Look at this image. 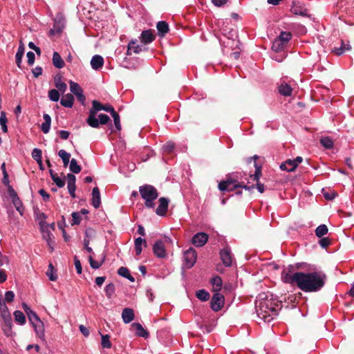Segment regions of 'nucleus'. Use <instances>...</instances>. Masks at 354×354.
<instances>
[{
    "mask_svg": "<svg viewBox=\"0 0 354 354\" xmlns=\"http://www.w3.org/2000/svg\"><path fill=\"white\" fill-rule=\"evenodd\" d=\"M208 240V235L205 232H198L192 238V243L196 247L203 246Z\"/></svg>",
    "mask_w": 354,
    "mask_h": 354,
    "instance_id": "13",
    "label": "nucleus"
},
{
    "mask_svg": "<svg viewBox=\"0 0 354 354\" xmlns=\"http://www.w3.org/2000/svg\"><path fill=\"white\" fill-rule=\"evenodd\" d=\"M281 279L284 283L297 285L304 292H313L320 290L324 286L326 275L322 270L296 272L293 274L283 271L281 273Z\"/></svg>",
    "mask_w": 354,
    "mask_h": 354,
    "instance_id": "1",
    "label": "nucleus"
},
{
    "mask_svg": "<svg viewBox=\"0 0 354 354\" xmlns=\"http://www.w3.org/2000/svg\"><path fill=\"white\" fill-rule=\"evenodd\" d=\"M100 204L101 198L100 190L98 187H95L92 191V205L95 209H97L100 206Z\"/></svg>",
    "mask_w": 354,
    "mask_h": 354,
    "instance_id": "22",
    "label": "nucleus"
},
{
    "mask_svg": "<svg viewBox=\"0 0 354 354\" xmlns=\"http://www.w3.org/2000/svg\"><path fill=\"white\" fill-rule=\"evenodd\" d=\"M22 307L28 319L35 329V333L40 339L44 338V325L38 315L26 303L22 304Z\"/></svg>",
    "mask_w": 354,
    "mask_h": 354,
    "instance_id": "3",
    "label": "nucleus"
},
{
    "mask_svg": "<svg viewBox=\"0 0 354 354\" xmlns=\"http://www.w3.org/2000/svg\"><path fill=\"white\" fill-rule=\"evenodd\" d=\"M15 298V294L12 291L9 290L5 293V301L7 302H11Z\"/></svg>",
    "mask_w": 354,
    "mask_h": 354,
    "instance_id": "61",
    "label": "nucleus"
},
{
    "mask_svg": "<svg viewBox=\"0 0 354 354\" xmlns=\"http://www.w3.org/2000/svg\"><path fill=\"white\" fill-rule=\"evenodd\" d=\"M279 306L277 301L264 297V294H260L256 302L257 316L265 322L270 323L278 315Z\"/></svg>",
    "mask_w": 354,
    "mask_h": 354,
    "instance_id": "2",
    "label": "nucleus"
},
{
    "mask_svg": "<svg viewBox=\"0 0 354 354\" xmlns=\"http://www.w3.org/2000/svg\"><path fill=\"white\" fill-rule=\"evenodd\" d=\"M115 286L110 283L107 284L104 288L105 294L109 299H111L115 293Z\"/></svg>",
    "mask_w": 354,
    "mask_h": 354,
    "instance_id": "44",
    "label": "nucleus"
},
{
    "mask_svg": "<svg viewBox=\"0 0 354 354\" xmlns=\"http://www.w3.org/2000/svg\"><path fill=\"white\" fill-rule=\"evenodd\" d=\"M72 218V225H78L81 221V216L79 212H73Z\"/></svg>",
    "mask_w": 354,
    "mask_h": 354,
    "instance_id": "55",
    "label": "nucleus"
},
{
    "mask_svg": "<svg viewBox=\"0 0 354 354\" xmlns=\"http://www.w3.org/2000/svg\"><path fill=\"white\" fill-rule=\"evenodd\" d=\"M87 124L93 128H98L100 126L99 120L95 118V114L89 112V115L86 120Z\"/></svg>",
    "mask_w": 354,
    "mask_h": 354,
    "instance_id": "32",
    "label": "nucleus"
},
{
    "mask_svg": "<svg viewBox=\"0 0 354 354\" xmlns=\"http://www.w3.org/2000/svg\"><path fill=\"white\" fill-rule=\"evenodd\" d=\"M48 97L53 102H57L59 99V91L51 89L48 91Z\"/></svg>",
    "mask_w": 354,
    "mask_h": 354,
    "instance_id": "47",
    "label": "nucleus"
},
{
    "mask_svg": "<svg viewBox=\"0 0 354 354\" xmlns=\"http://www.w3.org/2000/svg\"><path fill=\"white\" fill-rule=\"evenodd\" d=\"M102 109H104L103 104L97 100H93L92 102V108L90 109L89 112L96 115L97 112L102 111Z\"/></svg>",
    "mask_w": 354,
    "mask_h": 354,
    "instance_id": "39",
    "label": "nucleus"
},
{
    "mask_svg": "<svg viewBox=\"0 0 354 354\" xmlns=\"http://www.w3.org/2000/svg\"><path fill=\"white\" fill-rule=\"evenodd\" d=\"M104 62V58L101 55H95L91 60V68L95 71H99L102 68Z\"/></svg>",
    "mask_w": 354,
    "mask_h": 354,
    "instance_id": "18",
    "label": "nucleus"
},
{
    "mask_svg": "<svg viewBox=\"0 0 354 354\" xmlns=\"http://www.w3.org/2000/svg\"><path fill=\"white\" fill-rule=\"evenodd\" d=\"M145 50H146V48L143 47L141 45L138 44V42L136 40H132L129 43L127 54L128 55H131V52L138 54Z\"/></svg>",
    "mask_w": 354,
    "mask_h": 354,
    "instance_id": "17",
    "label": "nucleus"
},
{
    "mask_svg": "<svg viewBox=\"0 0 354 354\" xmlns=\"http://www.w3.org/2000/svg\"><path fill=\"white\" fill-rule=\"evenodd\" d=\"M295 164L292 160L288 159L282 162L280 165V169L283 171L290 172L296 169Z\"/></svg>",
    "mask_w": 354,
    "mask_h": 354,
    "instance_id": "26",
    "label": "nucleus"
},
{
    "mask_svg": "<svg viewBox=\"0 0 354 354\" xmlns=\"http://www.w3.org/2000/svg\"><path fill=\"white\" fill-rule=\"evenodd\" d=\"M285 45L286 44L283 42H281L280 40L275 39L272 43V49L275 52H279L283 49Z\"/></svg>",
    "mask_w": 354,
    "mask_h": 354,
    "instance_id": "45",
    "label": "nucleus"
},
{
    "mask_svg": "<svg viewBox=\"0 0 354 354\" xmlns=\"http://www.w3.org/2000/svg\"><path fill=\"white\" fill-rule=\"evenodd\" d=\"M58 156L62 158L64 166L67 167L70 162L71 153L66 152L64 149H60L58 152Z\"/></svg>",
    "mask_w": 354,
    "mask_h": 354,
    "instance_id": "33",
    "label": "nucleus"
},
{
    "mask_svg": "<svg viewBox=\"0 0 354 354\" xmlns=\"http://www.w3.org/2000/svg\"><path fill=\"white\" fill-rule=\"evenodd\" d=\"M175 147V145L173 142H167L165 145L163 146V149L165 152L171 153L174 150Z\"/></svg>",
    "mask_w": 354,
    "mask_h": 354,
    "instance_id": "54",
    "label": "nucleus"
},
{
    "mask_svg": "<svg viewBox=\"0 0 354 354\" xmlns=\"http://www.w3.org/2000/svg\"><path fill=\"white\" fill-rule=\"evenodd\" d=\"M40 228L42 232V236L47 242L50 251L53 252L54 250L55 242L53 241V234L49 230V225L45 221H39Z\"/></svg>",
    "mask_w": 354,
    "mask_h": 354,
    "instance_id": "6",
    "label": "nucleus"
},
{
    "mask_svg": "<svg viewBox=\"0 0 354 354\" xmlns=\"http://www.w3.org/2000/svg\"><path fill=\"white\" fill-rule=\"evenodd\" d=\"M139 192L145 200V206L148 208H154V201L158 197L157 189L152 185H145L139 187Z\"/></svg>",
    "mask_w": 354,
    "mask_h": 354,
    "instance_id": "4",
    "label": "nucleus"
},
{
    "mask_svg": "<svg viewBox=\"0 0 354 354\" xmlns=\"http://www.w3.org/2000/svg\"><path fill=\"white\" fill-rule=\"evenodd\" d=\"M7 118L6 113L4 111H1L0 114V124L1 127V129L4 133H6L8 131V127H7Z\"/></svg>",
    "mask_w": 354,
    "mask_h": 354,
    "instance_id": "43",
    "label": "nucleus"
},
{
    "mask_svg": "<svg viewBox=\"0 0 354 354\" xmlns=\"http://www.w3.org/2000/svg\"><path fill=\"white\" fill-rule=\"evenodd\" d=\"M238 187H243L245 189H250L254 187V185L248 187L243 183H239L236 179L231 177L227 178V180H223L218 184V189L222 192H232Z\"/></svg>",
    "mask_w": 354,
    "mask_h": 354,
    "instance_id": "5",
    "label": "nucleus"
},
{
    "mask_svg": "<svg viewBox=\"0 0 354 354\" xmlns=\"http://www.w3.org/2000/svg\"><path fill=\"white\" fill-rule=\"evenodd\" d=\"M131 326L134 328L136 333L139 337H147L149 336L148 332L142 327L140 323H133Z\"/></svg>",
    "mask_w": 354,
    "mask_h": 354,
    "instance_id": "27",
    "label": "nucleus"
},
{
    "mask_svg": "<svg viewBox=\"0 0 354 354\" xmlns=\"http://www.w3.org/2000/svg\"><path fill=\"white\" fill-rule=\"evenodd\" d=\"M197 259V254L194 249L189 248L184 252L183 261L184 266L187 268H191L195 264Z\"/></svg>",
    "mask_w": 354,
    "mask_h": 354,
    "instance_id": "7",
    "label": "nucleus"
},
{
    "mask_svg": "<svg viewBox=\"0 0 354 354\" xmlns=\"http://www.w3.org/2000/svg\"><path fill=\"white\" fill-rule=\"evenodd\" d=\"M55 84L56 88H57V91H59L62 93H64L66 91L67 85L66 83L61 80L60 77L55 78Z\"/></svg>",
    "mask_w": 354,
    "mask_h": 354,
    "instance_id": "42",
    "label": "nucleus"
},
{
    "mask_svg": "<svg viewBox=\"0 0 354 354\" xmlns=\"http://www.w3.org/2000/svg\"><path fill=\"white\" fill-rule=\"evenodd\" d=\"M74 264H75V267L77 270V272L78 274H81L82 273L81 263H80V261L78 259V258L76 256L74 257Z\"/></svg>",
    "mask_w": 354,
    "mask_h": 354,
    "instance_id": "62",
    "label": "nucleus"
},
{
    "mask_svg": "<svg viewBox=\"0 0 354 354\" xmlns=\"http://www.w3.org/2000/svg\"><path fill=\"white\" fill-rule=\"evenodd\" d=\"M15 320L20 325H24L26 323V317L24 313L20 310H16L14 313Z\"/></svg>",
    "mask_w": 354,
    "mask_h": 354,
    "instance_id": "37",
    "label": "nucleus"
},
{
    "mask_svg": "<svg viewBox=\"0 0 354 354\" xmlns=\"http://www.w3.org/2000/svg\"><path fill=\"white\" fill-rule=\"evenodd\" d=\"M328 227L326 225L322 224L319 225L315 230V234L317 236L321 238L328 233Z\"/></svg>",
    "mask_w": 354,
    "mask_h": 354,
    "instance_id": "38",
    "label": "nucleus"
},
{
    "mask_svg": "<svg viewBox=\"0 0 354 354\" xmlns=\"http://www.w3.org/2000/svg\"><path fill=\"white\" fill-rule=\"evenodd\" d=\"M155 35L153 31L150 29L143 30L140 35V40L143 44H148L151 43L155 39Z\"/></svg>",
    "mask_w": 354,
    "mask_h": 354,
    "instance_id": "16",
    "label": "nucleus"
},
{
    "mask_svg": "<svg viewBox=\"0 0 354 354\" xmlns=\"http://www.w3.org/2000/svg\"><path fill=\"white\" fill-rule=\"evenodd\" d=\"M69 86L71 92L75 95H77L83 92V90L81 88V86L77 83L74 82L72 80L69 82Z\"/></svg>",
    "mask_w": 354,
    "mask_h": 354,
    "instance_id": "34",
    "label": "nucleus"
},
{
    "mask_svg": "<svg viewBox=\"0 0 354 354\" xmlns=\"http://www.w3.org/2000/svg\"><path fill=\"white\" fill-rule=\"evenodd\" d=\"M169 205V200L167 198L161 197L159 199V205L156 209V213L158 216H165Z\"/></svg>",
    "mask_w": 354,
    "mask_h": 354,
    "instance_id": "14",
    "label": "nucleus"
},
{
    "mask_svg": "<svg viewBox=\"0 0 354 354\" xmlns=\"http://www.w3.org/2000/svg\"><path fill=\"white\" fill-rule=\"evenodd\" d=\"M109 335H102L101 344L103 348H110L111 347V343L109 340Z\"/></svg>",
    "mask_w": 354,
    "mask_h": 354,
    "instance_id": "49",
    "label": "nucleus"
},
{
    "mask_svg": "<svg viewBox=\"0 0 354 354\" xmlns=\"http://www.w3.org/2000/svg\"><path fill=\"white\" fill-rule=\"evenodd\" d=\"M279 93L283 96L288 97L291 96L292 93V88L290 84L283 81L280 83L278 86Z\"/></svg>",
    "mask_w": 354,
    "mask_h": 354,
    "instance_id": "19",
    "label": "nucleus"
},
{
    "mask_svg": "<svg viewBox=\"0 0 354 354\" xmlns=\"http://www.w3.org/2000/svg\"><path fill=\"white\" fill-rule=\"evenodd\" d=\"M14 206L15 207L16 209L19 212L21 215H23L24 213V207L22 205V202L19 199V198H16V199H14L12 201Z\"/></svg>",
    "mask_w": 354,
    "mask_h": 354,
    "instance_id": "48",
    "label": "nucleus"
},
{
    "mask_svg": "<svg viewBox=\"0 0 354 354\" xmlns=\"http://www.w3.org/2000/svg\"><path fill=\"white\" fill-rule=\"evenodd\" d=\"M292 37V34L290 32L281 31L277 39L286 44Z\"/></svg>",
    "mask_w": 354,
    "mask_h": 354,
    "instance_id": "41",
    "label": "nucleus"
},
{
    "mask_svg": "<svg viewBox=\"0 0 354 354\" xmlns=\"http://www.w3.org/2000/svg\"><path fill=\"white\" fill-rule=\"evenodd\" d=\"M89 239H84V248L90 254V255L88 256L90 266L93 269H97L102 266V263L96 261L93 259V255L94 254V252L93 249L91 247H89Z\"/></svg>",
    "mask_w": 354,
    "mask_h": 354,
    "instance_id": "8",
    "label": "nucleus"
},
{
    "mask_svg": "<svg viewBox=\"0 0 354 354\" xmlns=\"http://www.w3.org/2000/svg\"><path fill=\"white\" fill-rule=\"evenodd\" d=\"M3 319L4 322V325L8 330V331H6V333L7 335H9V333H11L12 328V318L10 315H7V317H3Z\"/></svg>",
    "mask_w": 354,
    "mask_h": 354,
    "instance_id": "46",
    "label": "nucleus"
},
{
    "mask_svg": "<svg viewBox=\"0 0 354 354\" xmlns=\"http://www.w3.org/2000/svg\"><path fill=\"white\" fill-rule=\"evenodd\" d=\"M135 315L133 310L129 308H125L122 313V318L125 324H129L134 319Z\"/></svg>",
    "mask_w": 354,
    "mask_h": 354,
    "instance_id": "20",
    "label": "nucleus"
},
{
    "mask_svg": "<svg viewBox=\"0 0 354 354\" xmlns=\"http://www.w3.org/2000/svg\"><path fill=\"white\" fill-rule=\"evenodd\" d=\"M8 192L10 195V197L11 198L12 201L14 199H16V198H19L17 192L15 191V189L12 187V186L9 185L8 187Z\"/></svg>",
    "mask_w": 354,
    "mask_h": 354,
    "instance_id": "64",
    "label": "nucleus"
},
{
    "mask_svg": "<svg viewBox=\"0 0 354 354\" xmlns=\"http://www.w3.org/2000/svg\"><path fill=\"white\" fill-rule=\"evenodd\" d=\"M319 244L322 248H326L330 244V240L327 237L322 238L319 241Z\"/></svg>",
    "mask_w": 354,
    "mask_h": 354,
    "instance_id": "56",
    "label": "nucleus"
},
{
    "mask_svg": "<svg viewBox=\"0 0 354 354\" xmlns=\"http://www.w3.org/2000/svg\"><path fill=\"white\" fill-rule=\"evenodd\" d=\"M53 180L58 187H63L65 185V180L59 178L58 176L56 178L53 177Z\"/></svg>",
    "mask_w": 354,
    "mask_h": 354,
    "instance_id": "60",
    "label": "nucleus"
},
{
    "mask_svg": "<svg viewBox=\"0 0 354 354\" xmlns=\"http://www.w3.org/2000/svg\"><path fill=\"white\" fill-rule=\"evenodd\" d=\"M255 167H256L255 173L253 175H252L251 177H253L254 180L258 181L260 178L261 174V167H258L256 164H255Z\"/></svg>",
    "mask_w": 354,
    "mask_h": 354,
    "instance_id": "63",
    "label": "nucleus"
},
{
    "mask_svg": "<svg viewBox=\"0 0 354 354\" xmlns=\"http://www.w3.org/2000/svg\"><path fill=\"white\" fill-rule=\"evenodd\" d=\"M118 273L119 275H120L124 278L128 277V276L130 274L129 270L125 267L120 268L118 270Z\"/></svg>",
    "mask_w": 354,
    "mask_h": 354,
    "instance_id": "58",
    "label": "nucleus"
},
{
    "mask_svg": "<svg viewBox=\"0 0 354 354\" xmlns=\"http://www.w3.org/2000/svg\"><path fill=\"white\" fill-rule=\"evenodd\" d=\"M211 283L212 286V290L214 292H219L222 288V279L220 277L216 276L211 279Z\"/></svg>",
    "mask_w": 354,
    "mask_h": 354,
    "instance_id": "28",
    "label": "nucleus"
},
{
    "mask_svg": "<svg viewBox=\"0 0 354 354\" xmlns=\"http://www.w3.org/2000/svg\"><path fill=\"white\" fill-rule=\"evenodd\" d=\"M46 275L48 277L50 281H55L57 279V275L53 273V267L51 263L48 266Z\"/></svg>",
    "mask_w": 354,
    "mask_h": 354,
    "instance_id": "53",
    "label": "nucleus"
},
{
    "mask_svg": "<svg viewBox=\"0 0 354 354\" xmlns=\"http://www.w3.org/2000/svg\"><path fill=\"white\" fill-rule=\"evenodd\" d=\"M53 64L57 68H62L64 66V62L57 52L53 53Z\"/></svg>",
    "mask_w": 354,
    "mask_h": 354,
    "instance_id": "30",
    "label": "nucleus"
},
{
    "mask_svg": "<svg viewBox=\"0 0 354 354\" xmlns=\"http://www.w3.org/2000/svg\"><path fill=\"white\" fill-rule=\"evenodd\" d=\"M25 53V46L24 44L21 41L19 46L17 52L15 55L16 64L19 68H21V64L22 62V58L24 57Z\"/></svg>",
    "mask_w": 354,
    "mask_h": 354,
    "instance_id": "24",
    "label": "nucleus"
},
{
    "mask_svg": "<svg viewBox=\"0 0 354 354\" xmlns=\"http://www.w3.org/2000/svg\"><path fill=\"white\" fill-rule=\"evenodd\" d=\"M27 62L28 65L32 66L35 62V53L32 51H29L27 53Z\"/></svg>",
    "mask_w": 354,
    "mask_h": 354,
    "instance_id": "57",
    "label": "nucleus"
},
{
    "mask_svg": "<svg viewBox=\"0 0 354 354\" xmlns=\"http://www.w3.org/2000/svg\"><path fill=\"white\" fill-rule=\"evenodd\" d=\"M69 169L73 174H79L81 171V166L77 164L75 159L73 158L70 161Z\"/></svg>",
    "mask_w": 354,
    "mask_h": 354,
    "instance_id": "35",
    "label": "nucleus"
},
{
    "mask_svg": "<svg viewBox=\"0 0 354 354\" xmlns=\"http://www.w3.org/2000/svg\"><path fill=\"white\" fill-rule=\"evenodd\" d=\"M147 246V242L145 239L138 237L135 240V251L137 256L140 255L142 252V245Z\"/></svg>",
    "mask_w": 354,
    "mask_h": 354,
    "instance_id": "31",
    "label": "nucleus"
},
{
    "mask_svg": "<svg viewBox=\"0 0 354 354\" xmlns=\"http://www.w3.org/2000/svg\"><path fill=\"white\" fill-rule=\"evenodd\" d=\"M65 27V19L61 15L56 16L54 20V24L53 28L50 30V34L54 35L62 32Z\"/></svg>",
    "mask_w": 354,
    "mask_h": 354,
    "instance_id": "9",
    "label": "nucleus"
},
{
    "mask_svg": "<svg viewBox=\"0 0 354 354\" xmlns=\"http://www.w3.org/2000/svg\"><path fill=\"white\" fill-rule=\"evenodd\" d=\"M41 150L38 148H35L32 151V157L37 162H41Z\"/></svg>",
    "mask_w": 354,
    "mask_h": 354,
    "instance_id": "51",
    "label": "nucleus"
},
{
    "mask_svg": "<svg viewBox=\"0 0 354 354\" xmlns=\"http://www.w3.org/2000/svg\"><path fill=\"white\" fill-rule=\"evenodd\" d=\"M224 297L220 292H214L211 299V308L217 312L220 310L224 305Z\"/></svg>",
    "mask_w": 354,
    "mask_h": 354,
    "instance_id": "10",
    "label": "nucleus"
},
{
    "mask_svg": "<svg viewBox=\"0 0 354 354\" xmlns=\"http://www.w3.org/2000/svg\"><path fill=\"white\" fill-rule=\"evenodd\" d=\"M111 116L113 118L115 128L117 129L118 131H120L121 130V124H120V116H119L118 113L116 112H114V113L113 115H111Z\"/></svg>",
    "mask_w": 354,
    "mask_h": 354,
    "instance_id": "52",
    "label": "nucleus"
},
{
    "mask_svg": "<svg viewBox=\"0 0 354 354\" xmlns=\"http://www.w3.org/2000/svg\"><path fill=\"white\" fill-rule=\"evenodd\" d=\"M196 296L199 300L202 301H206L209 299V292L204 289L198 290L196 292Z\"/></svg>",
    "mask_w": 354,
    "mask_h": 354,
    "instance_id": "36",
    "label": "nucleus"
},
{
    "mask_svg": "<svg viewBox=\"0 0 354 354\" xmlns=\"http://www.w3.org/2000/svg\"><path fill=\"white\" fill-rule=\"evenodd\" d=\"M66 179L67 180V188L69 194L73 198H75V189H76V178L73 174H68L66 176Z\"/></svg>",
    "mask_w": 354,
    "mask_h": 354,
    "instance_id": "12",
    "label": "nucleus"
},
{
    "mask_svg": "<svg viewBox=\"0 0 354 354\" xmlns=\"http://www.w3.org/2000/svg\"><path fill=\"white\" fill-rule=\"evenodd\" d=\"M0 312L2 318L7 317V315H10L4 301H0Z\"/></svg>",
    "mask_w": 354,
    "mask_h": 354,
    "instance_id": "50",
    "label": "nucleus"
},
{
    "mask_svg": "<svg viewBox=\"0 0 354 354\" xmlns=\"http://www.w3.org/2000/svg\"><path fill=\"white\" fill-rule=\"evenodd\" d=\"M99 122L101 124H106L110 120L109 117L106 114H100L98 115Z\"/></svg>",
    "mask_w": 354,
    "mask_h": 354,
    "instance_id": "59",
    "label": "nucleus"
},
{
    "mask_svg": "<svg viewBox=\"0 0 354 354\" xmlns=\"http://www.w3.org/2000/svg\"><path fill=\"white\" fill-rule=\"evenodd\" d=\"M220 257L223 263L226 267H230L232 264V254L229 247H225L220 251Z\"/></svg>",
    "mask_w": 354,
    "mask_h": 354,
    "instance_id": "11",
    "label": "nucleus"
},
{
    "mask_svg": "<svg viewBox=\"0 0 354 354\" xmlns=\"http://www.w3.org/2000/svg\"><path fill=\"white\" fill-rule=\"evenodd\" d=\"M156 28L158 32V35L161 37L165 36V35L169 31L168 24L164 21H158L156 25Z\"/></svg>",
    "mask_w": 354,
    "mask_h": 354,
    "instance_id": "29",
    "label": "nucleus"
},
{
    "mask_svg": "<svg viewBox=\"0 0 354 354\" xmlns=\"http://www.w3.org/2000/svg\"><path fill=\"white\" fill-rule=\"evenodd\" d=\"M153 251L154 254L158 258L166 257L165 247L162 241H158L154 243Z\"/></svg>",
    "mask_w": 354,
    "mask_h": 354,
    "instance_id": "15",
    "label": "nucleus"
},
{
    "mask_svg": "<svg viewBox=\"0 0 354 354\" xmlns=\"http://www.w3.org/2000/svg\"><path fill=\"white\" fill-rule=\"evenodd\" d=\"M74 97L71 93L64 95L60 100V104L64 107L71 108L74 104Z\"/></svg>",
    "mask_w": 354,
    "mask_h": 354,
    "instance_id": "21",
    "label": "nucleus"
},
{
    "mask_svg": "<svg viewBox=\"0 0 354 354\" xmlns=\"http://www.w3.org/2000/svg\"><path fill=\"white\" fill-rule=\"evenodd\" d=\"M44 122L41 125V130L44 133H48L50 129V124H51V118L50 116L47 114L44 113L43 115Z\"/></svg>",
    "mask_w": 354,
    "mask_h": 354,
    "instance_id": "25",
    "label": "nucleus"
},
{
    "mask_svg": "<svg viewBox=\"0 0 354 354\" xmlns=\"http://www.w3.org/2000/svg\"><path fill=\"white\" fill-rule=\"evenodd\" d=\"M351 49V46L349 44H345L342 40L340 43L339 47H335L332 52L334 53L337 55H342L344 54L346 51H348Z\"/></svg>",
    "mask_w": 354,
    "mask_h": 354,
    "instance_id": "23",
    "label": "nucleus"
},
{
    "mask_svg": "<svg viewBox=\"0 0 354 354\" xmlns=\"http://www.w3.org/2000/svg\"><path fill=\"white\" fill-rule=\"evenodd\" d=\"M321 145L327 149H332L333 147V141L329 137H324L320 140Z\"/></svg>",
    "mask_w": 354,
    "mask_h": 354,
    "instance_id": "40",
    "label": "nucleus"
}]
</instances>
